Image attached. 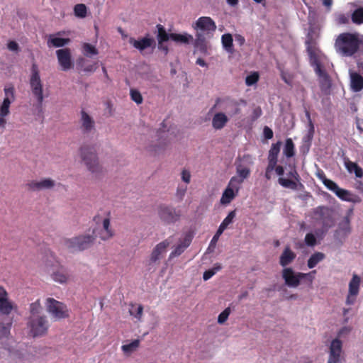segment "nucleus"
<instances>
[{
	"label": "nucleus",
	"mask_w": 363,
	"mask_h": 363,
	"mask_svg": "<svg viewBox=\"0 0 363 363\" xmlns=\"http://www.w3.org/2000/svg\"><path fill=\"white\" fill-rule=\"evenodd\" d=\"M306 50L308 54L311 65L314 67L315 72L320 79L321 83L328 86L330 84V77L326 71L323 68L319 60V49L316 41L312 36L308 35L306 40Z\"/></svg>",
	"instance_id": "nucleus-1"
},
{
	"label": "nucleus",
	"mask_w": 363,
	"mask_h": 363,
	"mask_svg": "<svg viewBox=\"0 0 363 363\" xmlns=\"http://www.w3.org/2000/svg\"><path fill=\"white\" fill-rule=\"evenodd\" d=\"M360 45L358 38L352 33H344L340 34L335 41V49L338 53L345 57L355 54Z\"/></svg>",
	"instance_id": "nucleus-2"
},
{
	"label": "nucleus",
	"mask_w": 363,
	"mask_h": 363,
	"mask_svg": "<svg viewBox=\"0 0 363 363\" xmlns=\"http://www.w3.org/2000/svg\"><path fill=\"white\" fill-rule=\"evenodd\" d=\"M79 154L82 160L89 171L93 174L102 172V166L99 163L95 145H82L79 149Z\"/></svg>",
	"instance_id": "nucleus-3"
},
{
	"label": "nucleus",
	"mask_w": 363,
	"mask_h": 363,
	"mask_svg": "<svg viewBox=\"0 0 363 363\" xmlns=\"http://www.w3.org/2000/svg\"><path fill=\"white\" fill-rule=\"evenodd\" d=\"M27 328L29 335L33 337H43L48 333L50 323L45 315H30L28 318Z\"/></svg>",
	"instance_id": "nucleus-4"
},
{
	"label": "nucleus",
	"mask_w": 363,
	"mask_h": 363,
	"mask_svg": "<svg viewBox=\"0 0 363 363\" xmlns=\"http://www.w3.org/2000/svg\"><path fill=\"white\" fill-rule=\"evenodd\" d=\"M315 274L316 270H313L308 273L295 272L291 267L284 268L281 272L285 284L292 288L298 287L302 279H306L308 283L311 284Z\"/></svg>",
	"instance_id": "nucleus-5"
},
{
	"label": "nucleus",
	"mask_w": 363,
	"mask_h": 363,
	"mask_svg": "<svg viewBox=\"0 0 363 363\" xmlns=\"http://www.w3.org/2000/svg\"><path fill=\"white\" fill-rule=\"evenodd\" d=\"M95 240V237L91 235H81L72 238H66L64 245L71 252L83 251L89 248Z\"/></svg>",
	"instance_id": "nucleus-6"
},
{
	"label": "nucleus",
	"mask_w": 363,
	"mask_h": 363,
	"mask_svg": "<svg viewBox=\"0 0 363 363\" xmlns=\"http://www.w3.org/2000/svg\"><path fill=\"white\" fill-rule=\"evenodd\" d=\"M48 313L55 320H59L69 317V310L67 306L53 298H48L45 302Z\"/></svg>",
	"instance_id": "nucleus-7"
},
{
	"label": "nucleus",
	"mask_w": 363,
	"mask_h": 363,
	"mask_svg": "<svg viewBox=\"0 0 363 363\" xmlns=\"http://www.w3.org/2000/svg\"><path fill=\"white\" fill-rule=\"evenodd\" d=\"M30 86L33 96L37 99L38 106L41 107L44 99L43 84L38 65L35 63L32 65L31 67Z\"/></svg>",
	"instance_id": "nucleus-8"
},
{
	"label": "nucleus",
	"mask_w": 363,
	"mask_h": 363,
	"mask_svg": "<svg viewBox=\"0 0 363 363\" xmlns=\"http://www.w3.org/2000/svg\"><path fill=\"white\" fill-rule=\"evenodd\" d=\"M4 91V99L0 105V128L4 129L6 124L5 118L10 113V106L15 100V89L13 86H6Z\"/></svg>",
	"instance_id": "nucleus-9"
},
{
	"label": "nucleus",
	"mask_w": 363,
	"mask_h": 363,
	"mask_svg": "<svg viewBox=\"0 0 363 363\" xmlns=\"http://www.w3.org/2000/svg\"><path fill=\"white\" fill-rule=\"evenodd\" d=\"M157 213L160 220L167 224L176 223L182 216L180 210L165 204L158 206Z\"/></svg>",
	"instance_id": "nucleus-10"
},
{
	"label": "nucleus",
	"mask_w": 363,
	"mask_h": 363,
	"mask_svg": "<svg viewBox=\"0 0 363 363\" xmlns=\"http://www.w3.org/2000/svg\"><path fill=\"white\" fill-rule=\"evenodd\" d=\"M239 181L235 178H231L228 186L224 190L222 197L220 199V203L222 204H228L236 196L237 194L240 190Z\"/></svg>",
	"instance_id": "nucleus-11"
},
{
	"label": "nucleus",
	"mask_w": 363,
	"mask_h": 363,
	"mask_svg": "<svg viewBox=\"0 0 363 363\" xmlns=\"http://www.w3.org/2000/svg\"><path fill=\"white\" fill-rule=\"evenodd\" d=\"M342 343L338 338L334 339L330 346L329 358L328 363H341L343 357Z\"/></svg>",
	"instance_id": "nucleus-12"
},
{
	"label": "nucleus",
	"mask_w": 363,
	"mask_h": 363,
	"mask_svg": "<svg viewBox=\"0 0 363 363\" xmlns=\"http://www.w3.org/2000/svg\"><path fill=\"white\" fill-rule=\"evenodd\" d=\"M94 221L97 225L102 223L103 229L99 232V238L102 240H108L113 237L114 230L110 227L109 217L102 218L100 215H96L94 217Z\"/></svg>",
	"instance_id": "nucleus-13"
},
{
	"label": "nucleus",
	"mask_w": 363,
	"mask_h": 363,
	"mask_svg": "<svg viewBox=\"0 0 363 363\" xmlns=\"http://www.w3.org/2000/svg\"><path fill=\"white\" fill-rule=\"evenodd\" d=\"M56 55L62 70L67 71L74 67L71 51L69 48L57 50L56 51Z\"/></svg>",
	"instance_id": "nucleus-14"
},
{
	"label": "nucleus",
	"mask_w": 363,
	"mask_h": 363,
	"mask_svg": "<svg viewBox=\"0 0 363 363\" xmlns=\"http://www.w3.org/2000/svg\"><path fill=\"white\" fill-rule=\"evenodd\" d=\"M55 182L50 178H45L40 181L32 180L26 184L28 189L33 191L44 189H50L55 186Z\"/></svg>",
	"instance_id": "nucleus-15"
},
{
	"label": "nucleus",
	"mask_w": 363,
	"mask_h": 363,
	"mask_svg": "<svg viewBox=\"0 0 363 363\" xmlns=\"http://www.w3.org/2000/svg\"><path fill=\"white\" fill-rule=\"evenodd\" d=\"M288 175L295 179V181L289 179H285L283 177H279L278 179L279 184L282 186L284 188H289L292 190H297L298 185L302 186L303 185L299 182L300 180V176L296 172V169H293L290 171L288 174Z\"/></svg>",
	"instance_id": "nucleus-16"
},
{
	"label": "nucleus",
	"mask_w": 363,
	"mask_h": 363,
	"mask_svg": "<svg viewBox=\"0 0 363 363\" xmlns=\"http://www.w3.org/2000/svg\"><path fill=\"white\" fill-rule=\"evenodd\" d=\"M80 129L83 134H89L95 130V121L84 110L81 111Z\"/></svg>",
	"instance_id": "nucleus-17"
},
{
	"label": "nucleus",
	"mask_w": 363,
	"mask_h": 363,
	"mask_svg": "<svg viewBox=\"0 0 363 363\" xmlns=\"http://www.w3.org/2000/svg\"><path fill=\"white\" fill-rule=\"evenodd\" d=\"M194 28L202 31L214 32L216 30V25L211 17L202 16L196 21Z\"/></svg>",
	"instance_id": "nucleus-18"
},
{
	"label": "nucleus",
	"mask_w": 363,
	"mask_h": 363,
	"mask_svg": "<svg viewBox=\"0 0 363 363\" xmlns=\"http://www.w3.org/2000/svg\"><path fill=\"white\" fill-rule=\"evenodd\" d=\"M169 244L170 242L167 240L158 243L152 252L150 261L152 262H155L159 260L160 259V256L166 252V249Z\"/></svg>",
	"instance_id": "nucleus-19"
},
{
	"label": "nucleus",
	"mask_w": 363,
	"mask_h": 363,
	"mask_svg": "<svg viewBox=\"0 0 363 363\" xmlns=\"http://www.w3.org/2000/svg\"><path fill=\"white\" fill-rule=\"evenodd\" d=\"M296 255L293 252L289 247H285L283 252L279 257V264L283 267H286L294 262L296 259Z\"/></svg>",
	"instance_id": "nucleus-20"
},
{
	"label": "nucleus",
	"mask_w": 363,
	"mask_h": 363,
	"mask_svg": "<svg viewBox=\"0 0 363 363\" xmlns=\"http://www.w3.org/2000/svg\"><path fill=\"white\" fill-rule=\"evenodd\" d=\"M52 277L54 281L60 284H65L68 281L69 275L67 270L64 267L60 265L57 267V269L52 272Z\"/></svg>",
	"instance_id": "nucleus-21"
},
{
	"label": "nucleus",
	"mask_w": 363,
	"mask_h": 363,
	"mask_svg": "<svg viewBox=\"0 0 363 363\" xmlns=\"http://www.w3.org/2000/svg\"><path fill=\"white\" fill-rule=\"evenodd\" d=\"M129 43L133 45L134 48L142 51L149 47H151L154 43V40L152 38L145 37L137 40L133 38H130Z\"/></svg>",
	"instance_id": "nucleus-22"
},
{
	"label": "nucleus",
	"mask_w": 363,
	"mask_h": 363,
	"mask_svg": "<svg viewBox=\"0 0 363 363\" xmlns=\"http://www.w3.org/2000/svg\"><path fill=\"white\" fill-rule=\"evenodd\" d=\"M350 86L352 91L359 92L363 89V77L359 73L350 74Z\"/></svg>",
	"instance_id": "nucleus-23"
},
{
	"label": "nucleus",
	"mask_w": 363,
	"mask_h": 363,
	"mask_svg": "<svg viewBox=\"0 0 363 363\" xmlns=\"http://www.w3.org/2000/svg\"><path fill=\"white\" fill-rule=\"evenodd\" d=\"M191 242V237L190 235H186L183 241L179 243L175 249L170 253L169 259L179 256L186 248H187Z\"/></svg>",
	"instance_id": "nucleus-24"
},
{
	"label": "nucleus",
	"mask_w": 363,
	"mask_h": 363,
	"mask_svg": "<svg viewBox=\"0 0 363 363\" xmlns=\"http://www.w3.org/2000/svg\"><path fill=\"white\" fill-rule=\"evenodd\" d=\"M228 118L223 113H216L212 118V126L216 130L222 129L228 123Z\"/></svg>",
	"instance_id": "nucleus-25"
},
{
	"label": "nucleus",
	"mask_w": 363,
	"mask_h": 363,
	"mask_svg": "<svg viewBox=\"0 0 363 363\" xmlns=\"http://www.w3.org/2000/svg\"><path fill=\"white\" fill-rule=\"evenodd\" d=\"M281 145V142L280 141L272 145L268 155V163L275 165L277 164Z\"/></svg>",
	"instance_id": "nucleus-26"
},
{
	"label": "nucleus",
	"mask_w": 363,
	"mask_h": 363,
	"mask_svg": "<svg viewBox=\"0 0 363 363\" xmlns=\"http://www.w3.org/2000/svg\"><path fill=\"white\" fill-rule=\"evenodd\" d=\"M238 176H234L232 178H235L239 181V186L242 184L244 179L249 177L250 174V169L248 167H243L241 164H238L236 169Z\"/></svg>",
	"instance_id": "nucleus-27"
},
{
	"label": "nucleus",
	"mask_w": 363,
	"mask_h": 363,
	"mask_svg": "<svg viewBox=\"0 0 363 363\" xmlns=\"http://www.w3.org/2000/svg\"><path fill=\"white\" fill-rule=\"evenodd\" d=\"M14 308L13 303L9 299V297L5 299L0 300V313L2 315H9Z\"/></svg>",
	"instance_id": "nucleus-28"
},
{
	"label": "nucleus",
	"mask_w": 363,
	"mask_h": 363,
	"mask_svg": "<svg viewBox=\"0 0 363 363\" xmlns=\"http://www.w3.org/2000/svg\"><path fill=\"white\" fill-rule=\"evenodd\" d=\"M11 325V318H6L4 322L0 321V338L9 337Z\"/></svg>",
	"instance_id": "nucleus-29"
},
{
	"label": "nucleus",
	"mask_w": 363,
	"mask_h": 363,
	"mask_svg": "<svg viewBox=\"0 0 363 363\" xmlns=\"http://www.w3.org/2000/svg\"><path fill=\"white\" fill-rule=\"evenodd\" d=\"M360 282H361L360 277L357 274H354L352 276V279L350 280V281L349 283V291L348 292H350V294L358 295Z\"/></svg>",
	"instance_id": "nucleus-30"
},
{
	"label": "nucleus",
	"mask_w": 363,
	"mask_h": 363,
	"mask_svg": "<svg viewBox=\"0 0 363 363\" xmlns=\"http://www.w3.org/2000/svg\"><path fill=\"white\" fill-rule=\"evenodd\" d=\"M171 40L176 43L189 44L191 41L193 40V36L187 33H171Z\"/></svg>",
	"instance_id": "nucleus-31"
},
{
	"label": "nucleus",
	"mask_w": 363,
	"mask_h": 363,
	"mask_svg": "<svg viewBox=\"0 0 363 363\" xmlns=\"http://www.w3.org/2000/svg\"><path fill=\"white\" fill-rule=\"evenodd\" d=\"M140 346V340H134L131 342L123 345L121 350L125 355H130L133 352L136 351Z\"/></svg>",
	"instance_id": "nucleus-32"
},
{
	"label": "nucleus",
	"mask_w": 363,
	"mask_h": 363,
	"mask_svg": "<svg viewBox=\"0 0 363 363\" xmlns=\"http://www.w3.org/2000/svg\"><path fill=\"white\" fill-rule=\"evenodd\" d=\"M221 42L224 49L228 52H233V39L230 33L223 34L221 37Z\"/></svg>",
	"instance_id": "nucleus-33"
},
{
	"label": "nucleus",
	"mask_w": 363,
	"mask_h": 363,
	"mask_svg": "<svg viewBox=\"0 0 363 363\" xmlns=\"http://www.w3.org/2000/svg\"><path fill=\"white\" fill-rule=\"evenodd\" d=\"M325 254L323 252H317L313 253L308 260L307 265L308 268L313 269L320 262L325 259Z\"/></svg>",
	"instance_id": "nucleus-34"
},
{
	"label": "nucleus",
	"mask_w": 363,
	"mask_h": 363,
	"mask_svg": "<svg viewBox=\"0 0 363 363\" xmlns=\"http://www.w3.org/2000/svg\"><path fill=\"white\" fill-rule=\"evenodd\" d=\"M157 40H158V44L159 45H161L163 43L167 42L169 39H171V33L168 34L166 32V30H165V28H164L163 26H162L161 24H157Z\"/></svg>",
	"instance_id": "nucleus-35"
},
{
	"label": "nucleus",
	"mask_w": 363,
	"mask_h": 363,
	"mask_svg": "<svg viewBox=\"0 0 363 363\" xmlns=\"http://www.w3.org/2000/svg\"><path fill=\"white\" fill-rule=\"evenodd\" d=\"M69 42V38H57L50 35L48 41V46H50V45H52L53 47L55 48H61L67 45Z\"/></svg>",
	"instance_id": "nucleus-36"
},
{
	"label": "nucleus",
	"mask_w": 363,
	"mask_h": 363,
	"mask_svg": "<svg viewBox=\"0 0 363 363\" xmlns=\"http://www.w3.org/2000/svg\"><path fill=\"white\" fill-rule=\"evenodd\" d=\"M345 167L348 172H354L357 177L362 178L363 177V169L357 163L348 161L345 162Z\"/></svg>",
	"instance_id": "nucleus-37"
},
{
	"label": "nucleus",
	"mask_w": 363,
	"mask_h": 363,
	"mask_svg": "<svg viewBox=\"0 0 363 363\" xmlns=\"http://www.w3.org/2000/svg\"><path fill=\"white\" fill-rule=\"evenodd\" d=\"M284 154L288 158L292 157L295 155V146L291 138L286 140Z\"/></svg>",
	"instance_id": "nucleus-38"
},
{
	"label": "nucleus",
	"mask_w": 363,
	"mask_h": 363,
	"mask_svg": "<svg viewBox=\"0 0 363 363\" xmlns=\"http://www.w3.org/2000/svg\"><path fill=\"white\" fill-rule=\"evenodd\" d=\"M82 52L85 56L89 57L96 55L99 53L96 48L88 43H84L82 44Z\"/></svg>",
	"instance_id": "nucleus-39"
},
{
	"label": "nucleus",
	"mask_w": 363,
	"mask_h": 363,
	"mask_svg": "<svg viewBox=\"0 0 363 363\" xmlns=\"http://www.w3.org/2000/svg\"><path fill=\"white\" fill-rule=\"evenodd\" d=\"M314 214L316 219L325 223V219L329 216V209L325 206H319L315 209Z\"/></svg>",
	"instance_id": "nucleus-40"
},
{
	"label": "nucleus",
	"mask_w": 363,
	"mask_h": 363,
	"mask_svg": "<svg viewBox=\"0 0 363 363\" xmlns=\"http://www.w3.org/2000/svg\"><path fill=\"white\" fill-rule=\"evenodd\" d=\"M194 46L199 48L201 52L206 50V40L203 34L197 33L194 41Z\"/></svg>",
	"instance_id": "nucleus-41"
},
{
	"label": "nucleus",
	"mask_w": 363,
	"mask_h": 363,
	"mask_svg": "<svg viewBox=\"0 0 363 363\" xmlns=\"http://www.w3.org/2000/svg\"><path fill=\"white\" fill-rule=\"evenodd\" d=\"M74 13L77 17L85 18L87 13V8L84 4H78L74 7Z\"/></svg>",
	"instance_id": "nucleus-42"
},
{
	"label": "nucleus",
	"mask_w": 363,
	"mask_h": 363,
	"mask_svg": "<svg viewBox=\"0 0 363 363\" xmlns=\"http://www.w3.org/2000/svg\"><path fill=\"white\" fill-rule=\"evenodd\" d=\"M29 311L30 315H41L42 306L40 299L30 304Z\"/></svg>",
	"instance_id": "nucleus-43"
},
{
	"label": "nucleus",
	"mask_w": 363,
	"mask_h": 363,
	"mask_svg": "<svg viewBox=\"0 0 363 363\" xmlns=\"http://www.w3.org/2000/svg\"><path fill=\"white\" fill-rule=\"evenodd\" d=\"M220 102H225L226 104L228 105V106H232L233 108V110L232 111V115H236V114L240 113V110L238 107L237 102H235V101H225V100H223V99H221L220 98H218L216 100V104H215L214 106L212 108V109L216 108Z\"/></svg>",
	"instance_id": "nucleus-44"
},
{
	"label": "nucleus",
	"mask_w": 363,
	"mask_h": 363,
	"mask_svg": "<svg viewBox=\"0 0 363 363\" xmlns=\"http://www.w3.org/2000/svg\"><path fill=\"white\" fill-rule=\"evenodd\" d=\"M236 216L235 211H230L228 216L224 218L223 222L219 225V228L225 230L228 226L233 223V219L235 218Z\"/></svg>",
	"instance_id": "nucleus-45"
},
{
	"label": "nucleus",
	"mask_w": 363,
	"mask_h": 363,
	"mask_svg": "<svg viewBox=\"0 0 363 363\" xmlns=\"http://www.w3.org/2000/svg\"><path fill=\"white\" fill-rule=\"evenodd\" d=\"M335 195L338 198L342 199V201H352V199H351L352 194H351L350 191L348 190L343 189H341L339 187L337 191L335 193Z\"/></svg>",
	"instance_id": "nucleus-46"
},
{
	"label": "nucleus",
	"mask_w": 363,
	"mask_h": 363,
	"mask_svg": "<svg viewBox=\"0 0 363 363\" xmlns=\"http://www.w3.org/2000/svg\"><path fill=\"white\" fill-rule=\"evenodd\" d=\"M352 20L357 24L363 23V8H359L353 12Z\"/></svg>",
	"instance_id": "nucleus-47"
},
{
	"label": "nucleus",
	"mask_w": 363,
	"mask_h": 363,
	"mask_svg": "<svg viewBox=\"0 0 363 363\" xmlns=\"http://www.w3.org/2000/svg\"><path fill=\"white\" fill-rule=\"evenodd\" d=\"M322 179L323 184L330 191H333L335 194L337 191L339 186L338 185L333 181L327 179L325 176L320 177Z\"/></svg>",
	"instance_id": "nucleus-48"
},
{
	"label": "nucleus",
	"mask_w": 363,
	"mask_h": 363,
	"mask_svg": "<svg viewBox=\"0 0 363 363\" xmlns=\"http://www.w3.org/2000/svg\"><path fill=\"white\" fill-rule=\"evenodd\" d=\"M221 269V266L219 264H216L212 269L206 270L203 274V279L205 281L211 279L217 272Z\"/></svg>",
	"instance_id": "nucleus-49"
},
{
	"label": "nucleus",
	"mask_w": 363,
	"mask_h": 363,
	"mask_svg": "<svg viewBox=\"0 0 363 363\" xmlns=\"http://www.w3.org/2000/svg\"><path fill=\"white\" fill-rule=\"evenodd\" d=\"M305 113H306V116L308 121V126H309V130H308V133L307 135V138L308 140H311L313 138L314 131H315L314 125H313V121L311 118L310 112L308 110H306Z\"/></svg>",
	"instance_id": "nucleus-50"
},
{
	"label": "nucleus",
	"mask_w": 363,
	"mask_h": 363,
	"mask_svg": "<svg viewBox=\"0 0 363 363\" xmlns=\"http://www.w3.org/2000/svg\"><path fill=\"white\" fill-rule=\"evenodd\" d=\"M130 98L137 104H140L143 103V96L140 92L136 89L130 90Z\"/></svg>",
	"instance_id": "nucleus-51"
},
{
	"label": "nucleus",
	"mask_w": 363,
	"mask_h": 363,
	"mask_svg": "<svg viewBox=\"0 0 363 363\" xmlns=\"http://www.w3.org/2000/svg\"><path fill=\"white\" fill-rule=\"evenodd\" d=\"M259 80V74L257 72H254L248 76L245 79V83L247 86H252L257 83Z\"/></svg>",
	"instance_id": "nucleus-52"
},
{
	"label": "nucleus",
	"mask_w": 363,
	"mask_h": 363,
	"mask_svg": "<svg viewBox=\"0 0 363 363\" xmlns=\"http://www.w3.org/2000/svg\"><path fill=\"white\" fill-rule=\"evenodd\" d=\"M230 313V308H226L223 311H222L219 314V315L218 317V323L220 324L224 323L227 320Z\"/></svg>",
	"instance_id": "nucleus-53"
},
{
	"label": "nucleus",
	"mask_w": 363,
	"mask_h": 363,
	"mask_svg": "<svg viewBox=\"0 0 363 363\" xmlns=\"http://www.w3.org/2000/svg\"><path fill=\"white\" fill-rule=\"evenodd\" d=\"M305 242L308 246L313 247L316 245V238L313 233H307L305 237Z\"/></svg>",
	"instance_id": "nucleus-54"
},
{
	"label": "nucleus",
	"mask_w": 363,
	"mask_h": 363,
	"mask_svg": "<svg viewBox=\"0 0 363 363\" xmlns=\"http://www.w3.org/2000/svg\"><path fill=\"white\" fill-rule=\"evenodd\" d=\"M281 78L286 84L291 85L293 77L289 72L281 70Z\"/></svg>",
	"instance_id": "nucleus-55"
},
{
	"label": "nucleus",
	"mask_w": 363,
	"mask_h": 363,
	"mask_svg": "<svg viewBox=\"0 0 363 363\" xmlns=\"http://www.w3.org/2000/svg\"><path fill=\"white\" fill-rule=\"evenodd\" d=\"M143 312V306L142 305H138L135 311H130V315H133L139 320H140L142 318Z\"/></svg>",
	"instance_id": "nucleus-56"
},
{
	"label": "nucleus",
	"mask_w": 363,
	"mask_h": 363,
	"mask_svg": "<svg viewBox=\"0 0 363 363\" xmlns=\"http://www.w3.org/2000/svg\"><path fill=\"white\" fill-rule=\"evenodd\" d=\"M275 166H276L275 164L268 163V164L266 167L265 174H264V177L266 178L267 180L271 179L272 172L274 171Z\"/></svg>",
	"instance_id": "nucleus-57"
},
{
	"label": "nucleus",
	"mask_w": 363,
	"mask_h": 363,
	"mask_svg": "<svg viewBox=\"0 0 363 363\" xmlns=\"http://www.w3.org/2000/svg\"><path fill=\"white\" fill-rule=\"evenodd\" d=\"M166 145V143H163L162 145L158 146H151L150 147L149 150L153 152L155 155L159 154L162 150L164 149Z\"/></svg>",
	"instance_id": "nucleus-58"
},
{
	"label": "nucleus",
	"mask_w": 363,
	"mask_h": 363,
	"mask_svg": "<svg viewBox=\"0 0 363 363\" xmlns=\"http://www.w3.org/2000/svg\"><path fill=\"white\" fill-rule=\"evenodd\" d=\"M186 186L182 187L179 186L177 190L176 196L177 197L182 201L186 194Z\"/></svg>",
	"instance_id": "nucleus-59"
},
{
	"label": "nucleus",
	"mask_w": 363,
	"mask_h": 363,
	"mask_svg": "<svg viewBox=\"0 0 363 363\" xmlns=\"http://www.w3.org/2000/svg\"><path fill=\"white\" fill-rule=\"evenodd\" d=\"M264 136L266 139H272L273 138V131L268 126H265L263 130Z\"/></svg>",
	"instance_id": "nucleus-60"
},
{
	"label": "nucleus",
	"mask_w": 363,
	"mask_h": 363,
	"mask_svg": "<svg viewBox=\"0 0 363 363\" xmlns=\"http://www.w3.org/2000/svg\"><path fill=\"white\" fill-rule=\"evenodd\" d=\"M223 230L221 229L220 228L218 227V229L217 230L216 234L213 235L211 241V244H216L217 242V241L219 239V237L222 235V233H223Z\"/></svg>",
	"instance_id": "nucleus-61"
},
{
	"label": "nucleus",
	"mask_w": 363,
	"mask_h": 363,
	"mask_svg": "<svg viewBox=\"0 0 363 363\" xmlns=\"http://www.w3.org/2000/svg\"><path fill=\"white\" fill-rule=\"evenodd\" d=\"M182 179L184 182L189 184L191 179L190 172L186 169H184L182 172Z\"/></svg>",
	"instance_id": "nucleus-62"
},
{
	"label": "nucleus",
	"mask_w": 363,
	"mask_h": 363,
	"mask_svg": "<svg viewBox=\"0 0 363 363\" xmlns=\"http://www.w3.org/2000/svg\"><path fill=\"white\" fill-rule=\"evenodd\" d=\"M357 295L356 294H350V292H348L347 299H346V303L347 305H352L355 302L356 296Z\"/></svg>",
	"instance_id": "nucleus-63"
},
{
	"label": "nucleus",
	"mask_w": 363,
	"mask_h": 363,
	"mask_svg": "<svg viewBox=\"0 0 363 363\" xmlns=\"http://www.w3.org/2000/svg\"><path fill=\"white\" fill-rule=\"evenodd\" d=\"M8 48L11 51H18L19 46L18 43L15 41H10L8 43Z\"/></svg>",
	"instance_id": "nucleus-64"
}]
</instances>
